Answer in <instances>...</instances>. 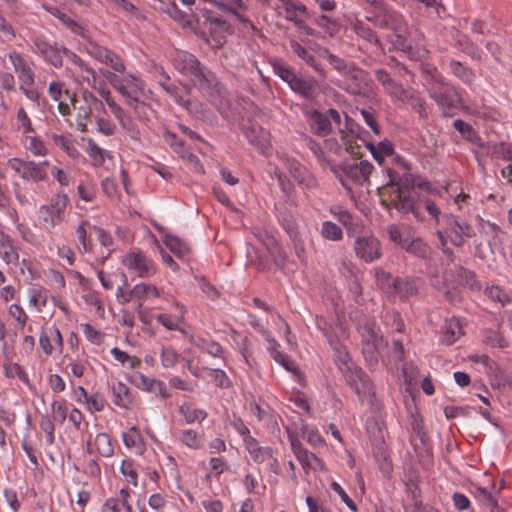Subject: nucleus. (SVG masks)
<instances>
[{"label":"nucleus","instance_id":"8","mask_svg":"<svg viewBox=\"0 0 512 512\" xmlns=\"http://www.w3.org/2000/svg\"><path fill=\"white\" fill-rule=\"evenodd\" d=\"M120 263L128 273L138 278H152L158 273V267L153 259L137 248L123 254Z\"/></svg>","mask_w":512,"mask_h":512},{"label":"nucleus","instance_id":"4","mask_svg":"<svg viewBox=\"0 0 512 512\" xmlns=\"http://www.w3.org/2000/svg\"><path fill=\"white\" fill-rule=\"evenodd\" d=\"M173 66L201 90H207L217 85L215 75L202 66L199 60L191 53L177 51L173 57Z\"/></svg>","mask_w":512,"mask_h":512},{"label":"nucleus","instance_id":"36","mask_svg":"<svg viewBox=\"0 0 512 512\" xmlns=\"http://www.w3.org/2000/svg\"><path fill=\"white\" fill-rule=\"evenodd\" d=\"M330 213L345 227L347 233H353L358 227L356 219L348 210L339 205L330 207Z\"/></svg>","mask_w":512,"mask_h":512},{"label":"nucleus","instance_id":"2","mask_svg":"<svg viewBox=\"0 0 512 512\" xmlns=\"http://www.w3.org/2000/svg\"><path fill=\"white\" fill-rule=\"evenodd\" d=\"M337 329L339 334H336L330 328H323L322 331L334 353V359L338 369L343 374L348 384H356L357 382L365 384L368 382L367 375L352 360L346 346L341 341L342 339H347L349 337L346 326L339 322L337 324Z\"/></svg>","mask_w":512,"mask_h":512},{"label":"nucleus","instance_id":"48","mask_svg":"<svg viewBox=\"0 0 512 512\" xmlns=\"http://www.w3.org/2000/svg\"><path fill=\"white\" fill-rule=\"evenodd\" d=\"M449 67L452 73L462 80L466 84H472L476 78L474 71L466 66H464L461 62L456 60H451L449 63Z\"/></svg>","mask_w":512,"mask_h":512},{"label":"nucleus","instance_id":"45","mask_svg":"<svg viewBox=\"0 0 512 512\" xmlns=\"http://www.w3.org/2000/svg\"><path fill=\"white\" fill-rule=\"evenodd\" d=\"M75 72L79 74L83 82H86L91 87H96V72L90 67L81 57L73 64Z\"/></svg>","mask_w":512,"mask_h":512},{"label":"nucleus","instance_id":"39","mask_svg":"<svg viewBox=\"0 0 512 512\" xmlns=\"http://www.w3.org/2000/svg\"><path fill=\"white\" fill-rule=\"evenodd\" d=\"M376 281L378 286L387 294L395 295L397 289H401L400 279H395L392 275L383 269H376Z\"/></svg>","mask_w":512,"mask_h":512},{"label":"nucleus","instance_id":"56","mask_svg":"<svg viewBox=\"0 0 512 512\" xmlns=\"http://www.w3.org/2000/svg\"><path fill=\"white\" fill-rule=\"evenodd\" d=\"M353 31L362 39L368 41L369 43L378 45L379 40L373 30L367 25L365 22L361 20H356L352 24Z\"/></svg>","mask_w":512,"mask_h":512},{"label":"nucleus","instance_id":"37","mask_svg":"<svg viewBox=\"0 0 512 512\" xmlns=\"http://www.w3.org/2000/svg\"><path fill=\"white\" fill-rule=\"evenodd\" d=\"M407 253L421 259H427L431 256V247L421 238H409L404 242V248Z\"/></svg>","mask_w":512,"mask_h":512},{"label":"nucleus","instance_id":"19","mask_svg":"<svg viewBox=\"0 0 512 512\" xmlns=\"http://www.w3.org/2000/svg\"><path fill=\"white\" fill-rule=\"evenodd\" d=\"M323 56L327 58L328 62L338 71L348 75L351 79L356 81V85L353 87H347V91L352 94H359L362 90V82L364 81L363 72L356 69L353 65L346 63L343 59L336 55L329 53L328 50L322 51Z\"/></svg>","mask_w":512,"mask_h":512},{"label":"nucleus","instance_id":"30","mask_svg":"<svg viewBox=\"0 0 512 512\" xmlns=\"http://www.w3.org/2000/svg\"><path fill=\"white\" fill-rule=\"evenodd\" d=\"M191 341L195 347L213 357L225 359V351L222 346L209 337L192 336Z\"/></svg>","mask_w":512,"mask_h":512},{"label":"nucleus","instance_id":"12","mask_svg":"<svg viewBox=\"0 0 512 512\" xmlns=\"http://www.w3.org/2000/svg\"><path fill=\"white\" fill-rule=\"evenodd\" d=\"M83 39L85 40L83 49L88 55L100 63L109 66L115 72H125L126 67L122 59L117 54L91 40L87 34L86 38Z\"/></svg>","mask_w":512,"mask_h":512},{"label":"nucleus","instance_id":"42","mask_svg":"<svg viewBox=\"0 0 512 512\" xmlns=\"http://www.w3.org/2000/svg\"><path fill=\"white\" fill-rule=\"evenodd\" d=\"M112 401L122 408H129L133 402V394L128 386H111Z\"/></svg>","mask_w":512,"mask_h":512},{"label":"nucleus","instance_id":"60","mask_svg":"<svg viewBox=\"0 0 512 512\" xmlns=\"http://www.w3.org/2000/svg\"><path fill=\"white\" fill-rule=\"evenodd\" d=\"M411 105L412 109L419 114L421 118L428 117V111L425 100L421 97L420 93L416 90H412L408 95L407 102Z\"/></svg>","mask_w":512,"mask_h":512},{"label":"nucleus","instance_id":"10","mask_svg":"<svg viewBox=\"0 0 512 512\" xmlns=\"http://www.w3.org/2000/svg\"><path fill=\"white\" fill-rule=\"evenodd\" d=\"M49 165L48 160L35 162L33 160H25L19 157H13L7 160L8 168L14 174L26 182L38 183L45 181L48 177L46 167Z\"/></svg>","mask_w":512,"mask_h":512},{"label":"nucleus","instance_id":"55","mask_svg":"<svg viewBox=\"0 0 512 512\" xmlns=\"http://www.w3.org/2000/svg\"><path fill=\"white\" fill-rule=\"evenodd\" d=\"M321 236L329 241H340L343 238L342 229L332 221H324L320 229Z\"/></svg>","mask_w":512,"mask_h":512},{"label":"nucleus","instance_id":"27","mask_svg":"<svg viewBox=\"0 0 512 512\" xmlns=\"http://www.w3.org/2000/svg\"><path fill=\"white\" fill-rule=\"evenodd\" d=\"M285 11V18L295 24L296 27L304 26L303 17L307 14V8L298 0H279Z\"/></svg>","mask_w":512,"mask_h":512},{"label":"nucleus","instance_id":"50","mask_svg":"<svg viewBox=\"0 0 512 512\" xmlns=\"http://www.w3.org/2000/svg\"><path fill=\"white\" fill-rule=\"evenodd\" d=\"M164 139L166 143L181 157H189L191 160L197 159V157L189 153L186 149L185 143L175 133L167 131L164 134Z\"/></svg>","mask_w":512,"mask_h":512},{"label":"nucleus","instance_id":"14","mask_svg":"<svg viewBox=\"0 0 512 512\" xmlns=\"http://www.w3.org/2000/svg\"><path fill=\"white\" fill-rule=\"evenodd\" d=\"M331 121L338 125L341 122L340 113L336 109L331 108L325 113L312 110L309 113L310 129L314 134L320 137H325L331 133Z\"/></svg>","mask_w":512,"mask_h":512},{"label":"nucleus","instance_id":"1","mask_svg":"<svg viewBox=\"0 0 512 512\" xmlns=\"http://www.w3.org/2000/svg\"><path fill=\"white\" fill-rule=\"evenodd\" d=\"M376 25L381 28H391L395 32V47L407 53L410 58L415 60L427 58L429 52L425 46L420 43L424 39V34L417 31L416 38L409 40L408 25L400 13L385 9L383 18L378 20Z\"/></svg>","mask_w":512,"mask_h":512},{"label":"nucleus","instance_id":"3","mask_svg":"<svg viewBox=\"0 0 512 512\" xmlns=\"http://www.w3.org/2000/svg\"><path fill=\"white\" fill-rule=\"evenodd\" d=\"M102 74L136 113H139L140 105H146L150 100L152 93L140 77L124 72L123 75H117L107 70L102 71Z\"/></svg>","mask_w":512,"mask_h":512},{"label":"nucleus","instance_id":"38","mask_svg":"<svg viewBox=\"0 0 512 512\" xmlns=\"http://www.w3.org/2000/svg\"><path fill=\"white\" fill-rule=\"evenodd\" d=\"M49 138L53 145L62 149L71 159L75 160L80 157L81 154L69 135L51 134Z\"/></svg>","mask_w":512,"mask_h":512},{"label":"nucleus","instance_id":"58","mask_svg":"<svg viewBox=\"0 0 512 512\" xmlns=\"http://www.w3.org/2000/svg\"><path fill=\"white\" fill-rule=\"evenodd\" d=\"M79 395L82 396L91 411H101L104 408L105 399L98 393L89 395L83 386H78Z\"/></svg>","mask_w":512,"mask_h":512},{"label":"nucleus","instance_id":"41","mask_svg":"<svg viewBox=\"0 0 512 512\" xmlns=\"http://www.w3.org/2000/svg\"><path fill=\"white\" fill-rule=\"evenodd\" d=\"M86 153L90 157L92 165L95 167L102 166L106 158L112 157L109 151L98 146L92 139H88L87 141Z\"/></svg>","mask_w":512,"mask_h":512},{"label":"nucleus","instance_id":"54","mask_svg":"<svg viewBox=\"0 0 512 512\" xmlns=\"http://www.w3.org/2000/svg\"><path fill=\"white\" fill-rule=\"evenodd\" d=\"M179 412L187 423L203 421L207 417V413L205 411L196 409L189 403H183L180 405Z\"/></svg>","mask_w":512,"mask_h":512},{"label":"nucleus","instance_id":"7","mask_svg":"<svg viewBox=\"0 0 512 512\" xmlns=\"http://www.w3.org/2000/svg\"><path fill=\"white\" fill-rule=\"evenodd\" d=\"M69 203L67 194L57 193L52 196L49 203L41 205L38 215L43 228L52 230L61 225L65 221Z\"/></svg>","mask_w":512,"mask_h":512},{"label":"nucleus","instance_id":"40","mask_svg":"<svg viewBox=\"0 0 512 512\" xmlns=\"http://www.w3.org/2000/svg\"><path fill=\"white\" fill-rule=\"evenodd\" d=\"M164 244L176 257L180 259H184L190 253L189 245L175 235H165Z\"/></svg>","mask_w":512,"mask_h":512},{"label":"nucleus","instance_id":"24","mask_svg":"<svg viewBox=\"0 0 512 512\" xmlns=\"http://www.w3.org/2000/svg\"><path fill=\"white\" fill-rule=\"evenodd\" d=\"M0 259L7 265L16 267L19 265L20 255L12 237L0 229Z\"/></svg>","mask_w":512,"mask_h":512},{"label":"nucleus","instance_id":"59","mask_svg":"<svg viewBox=\"0 0 512 512\" xmlns=\"http://www.w3.org/2000/svg\"><path fill=\"white\" fill-rule=\"evenodd\" d=\"M453 127L469 142L478 143L480 140L479 135L475 131V129L469 123L461 119H456L453 122Z\"/></svg>","mask_w":512,"mask_h":512},{"label":"nucleus","instance_id":"9","mask_svg":"<svg viewBox=\"0 0 512 512\" xmlns=\"http://www.w3.org/2000/svg\"><path fill=\"white\" fill-rule=\"evenodd\" d=\"M388 182L387 186L393 188L391 202L393 207L402 214L412 213L418 221H423V215L417 208L414 198L410 195L409 191L400 186V178L397 172L388 169Z\"/></svg>","mask_w":512,"mask_h":512},{"label":"nucleus","instance_id":"21","mask_svg":"<svg viewBox=\"0 0 512 512\" xmlns=\"http://www.w3.org/2000/svg\"><path fill=\"white\" fill-rule=\"evenodd\" d=\"M6 57L12 65L18 80L23 84L35 83V72L29 59L18 51H10Z\"/></svg>","mask_w":512,"mask_h":512},{"label":"nucleus","instance_id":"13","mask_svg":"<svg viewBox=\"0 0 512 512\" xmlns=\"http://www.w3.org/2000/svg\"><path fill=\"white\" fill-rule=\"evenodd\" d=\"M435 82L429 88L430 97L442 108H452L460 100L455 87L444 83L440 75L433 76Z\"/></svg>","mask_w":512,"mask_h":512},{"label":"nucleus","instance_id":"26","mask_svg":"<svg viewBox=\"0 0 512 512\" xmlns=\"http://www.w3.org/2000/svg\"><path fill=\"white\" fill-rule=\"evenodd\" d=\"M260 333L264 337V339L267 342V350L270 354V356L281 366H283L286 370L292 371L295 368L294 363L283 353H281L278 348L280 347L279 343L275 338L272 337L270 332L265 329L264 327H261Z\"/></svg>","mask_w":512,"mask_h":512},{"label":"nucleus","instance_id":"25","mask_svg":"<svg viewBox=\"0 0 512 512\" xmlns=\"http://www.w3.org/2000/svg\"><path fill=\"white\" fill-rule=\"evenodd\" d=\"M43 8L52 16L57 18L63 25H65L72 33L86 38V29L78 23L70 14L64 10L51 5L43 4Z\"/></svg>","mask_w":512,"mask_h":512},{"label":"nucleus","instance_id":"61","mask_svg":"<svg viewBox=\"0 0 512 512\" xmlns=\"http://www.w3.org/2000/svg\"><path fill=\"white\" fill-rule=\"evenodd\" d=\"M16 120H17V130L19 132H21L22 135H27L34 131V127L31 122V119L23 107H20L17 110Z\"/></svg>","mask_w":512,"mask_h":512},{"label":"nucleus","instance_id":"64","mask_svg":"<svg viewBox=\"0 0 512 512\" xmlns=\"http://www.w3.org/2000/svg\"><path fill=\"white\" fill-rule=\"evenodd\" d=\"M272 68L274 73L284 82H286L289 86L297 76L290 66L284 65L281 62H273Z\"/></svg>","mask_w":512,"mask_h":512},{"label":"nucleus","instance_id":"17","mask_svg":"<svg viewBox=\"0 0 512 512\" xmlns=\"http://www.w3.org/2000/svg\"><path fill=\"white\" fill-rule=\"evenodd\" d=\"M209 27V35L212 38L211 45L220 48L225 43L226 35L233 33L232 25L222 17L213 15L206 11L204 14Z\"/></svg>","mask_w":512,"mask_h":512},{"label":"nucleus","instance_id":"31","mask_svg":"<svg viewBox=\"0 0 512 512\" xmlns=\"http://www.w3.org/2000/svg\"><path fill=\"white\" fill-rule=\"evenodd\" d=\"M114 110L115 111L113 115L118 120L121 128L132 140L140 141L141 133L133 118L128 115L123 108L117 109L114 107Z\"/></svg>","mask_w":512,"mask_h":512},{"label":"nucleus","instance_id":"33","mask_svg":"<svg viewBox=\"0 0 512 512\" xmlns=\"http://www.w3.org/2000/svg\"><path fill=\"white\" fill-rule=\"evenodd\" d=\"M462 109L465 113L484 120L497 121L500 117L499 112L495 108L487 105L468 103L463 105Z\"/></svg>","mask_w":512,"mask_h":512},{"label":"nucleus","instance_id":"11","mask_svg":"<svg viewBox=\"0 0 512 512\" xmlns=\"http://www.w3.org/2000/svg\"><path fill=\"white\" fill-rule=\"evenodd\" d=\"M161 78L158 80L159 86L165 93L179 106L188 111H198V103L191 99V88L182 83L172 82L169 75L161 68Z\"/></svg>","mask_w":512,"mask_h":512},{"label":"nucleus","instance_id":"28","mask_svg":"<svg viewBox=\"0 0 512 512\" xmlns=\"http://www.w3.org/2000/svg\"><path fill=\"white\" fill-rule=\"evenodd\" d=\"M464 334L463 324L459 318L452 317L446 319L441 327L442 343L451 345L455 343Z\"/></svg>","mask_w":512,"mask_h":512},{"label":"nucleus","instance_id":"23","mask_svg":"<svg viewBox=\"0 0 512 512\" xmlns=\"http://www.w3.org/2000/svg\"><path fill=\"white\" fill-rule=\"evenodd\" d=\"M343 173L355 183L363 184L368 181L374 167L367 161L344 162L341 166Z\"/></svg>","mask_w":512,"mask_h":512},{"label":"nucleus","instance_id":"43","mask_svg":"<svg viewBox=\"0 0 512 512\" xmlns=\"http://www.w3.org/2000/svg\"><path fill=\"white\" fill-rule=\"evenodd\" d=\"M352 387L354 392L358 395L361 404H364V402L367 401L373 411H378L381 409L382 404L370 386Z\"/></svg>","mask_w":512,"mask_h":512},{"label":"nucleus","instance_id":"47","mask_svg":"<svg viewBox=\"0 0 512 512\" xmlns=\"http://www.w3.org/2000/svg\"><path fill=\"white\" fill-rule=\"evenodd\" d=\"M25 138V148L36 157H44L48 154V149L44 141L37 136L23 135Z\"/></svg>","mask_w":512,"mask_h":512},{"label":"nucleus","instance_id":"16","mask_svg":"<svg viewBox=\"0 0 512 512\" xmlns=\"http://www.w3.org/2000/svg\"><path fill=\"white\" fill-rule=\"evenodd\" d=\"M384 428L385 423L377 417H371L366 422L367 433L372 444L374 456L377 460L387 459Z\"/></svg>","mask_w":512,"mask_h":512},{"label":"nucleus","instance_id":"15","mask_svg":"<svg viewBox=\"0 0 512 512\" xmlns=\"http://www.w3.org/2000/svg\"><path fill=\"white\" fill-rule=\"evenodd\" d=\"M354 251L356 256L366 263L374 262L382 256L381 244L371 234L357 236L354 241Z\"/></svg>","mask_w":512,"mask_h":512},{"label":"nucleus","instance_id":"46","mask_svg":"<svg viewBox=\"0 0 512 512\" xmlns=\"http://www.w3.org/2000/svg\"><path fill=\"white\" fill-rule=\"evenodd\" d=\"M477 498L483 506L489 509V512H502L498 504V498L487 488H477Z\"/></svg>","mask_w":512,"mask_h":512},{"label":"nucleus","instance_id":"6","mask_svg":"<svg viewBox=\"0 0 512 512\" xmlns=\"http://www.w3.org/2000/svg\"><path fill=\"white\" fill-rule=\"evenodd\" d=\"M356 328L362 338L364 358L370 366H373L378 362V350L382 342L380 329L374 320L366 317H360L356 320Z\"/></svg>","mask_w":512,"mask_h":512},{"label":"nucleus","instance_id":"49","mask_svg":"<svg viewBox=\"0 0 512 512\" xmlns=\"http://www.w3.org/2000/svg\"><path fill=\"white\" fill-rule=\"evenodd\" d=\"M456 46L458 49L468 54L473 59L479 60L481 58L480 49L466 35H457Z\"/></svg>","mask_w":512,"mask_h":512},{"label":"nucleus","instance_id":"5","mask_svg":"<svg viewBox=\"0 0 512 512\" xmlns=\"http://www.w3.org/2000/svg\"><path fill=\"white\" fill-rule=\"evenodd\" d=\"M439 225L441 228L436 231V235L441 246L450 242L454 246L460 247L464 244V236L472 238L476 235L470 224L453 214L443 215Z\"/></svg>","mask_w":512,"mask_h":512},{"label":"nucleus","instance_id":"62","mask_svg":"<svg viewBox=\"0 0 512 512\" xmlns=\"http://www.w3.org/2000/svg\"><path fill=\"white\" fill-rule=\"evenodd\" d=\"M111 354L116 361L125 367L133 369L140 364V360L137 357L130 356L128 353L117 347L111 349Z\"/></svg>","mask_w":512,"mask_h":512},{"label":"nucleus","instance_id":"44","mask_svg":"<svg viewBox=\"0 0 512 512\" xmlns=\"http://www.w3.org/2000/svg\"><path fill=\"white\" fill-rule=\"evenodd\" d=\"M28 302L29 305L34 307L38 312L47 305L48 294L46 289L33 286L28 289Z\"/></svg>","mask_w":512,"mask_h":512},{"label":"nucleus","instance_id":"22","mask_svg":"<svg viewBox=\"0 0 512 512\" xmlns=\"http://www.w3.org/2000/svg\"><path fill=\"white\" fill-rule=\"evenodd\" d=\"M35 51L40 54L44 60L52 66L59 68L62 66V54L64 46L58 45L56 42L50 43L43 38L34 39Z\"/></svg>","mask_w":512,"mask_h":512},{"label":"nucleus","instance_id":"57","mask_svg":"<svg viewBox=\"0 0 512 512\" xmlns=\"http://www.w3.org/2000/svg\"><path fill=\"white\" fill-rule=\"evenodd\" d=\"M234 341L245 362L249 366H252L253 349L250 339L247 336L237 334L234 337Z\"/></svg>","mask_w":512,"mask_h":512},{"label":"nucleus","instance_id":"34","mask_svg":"<svg viewBox=\"0 0 512 512\" xmlns=\"http://www.w3.org/2000/svg\"><path fill=\"white\" fill-rule=\"evenodd\" d=\"M243 133L247 140L258 146L261 149H265L268 145V133L259 125L251 124L243 128Z\"/></svg>","mask_w":512,"mask_h":512},{"label":"nucleus","instance_id":"51","mask_svg":"<svg viewBox=\"0 0 512 512\" xmlns=\"http://www.w3.org/2000/svg\"><path fill=\"white\" fill-rule=\"evenodd\" d=\"M48 93H49V96L56 102L65 100L66 98H70L74 108L77 109L76 100L74 97H71L68 90L65 89L64 83H62L60 81L50 82L49 88H48Z\"/></svg>","mask_w":512,"mask_h":512},{"label":"nucleus","instance_id":"32","mask_svg":"<svg viewBox=\"0 0 512 512\" xmlns=\"http://www.w3.org/2000/svg\"><path fill=\"white\" fill-rule=\"evenodd\" d=\"M290 47L292 52L297 55L300 59H302L307 65L314 69L317 73L324 76V70L319 62L316 60L314 55L312 54V48L308 49L302 46L295 40L290 41Z\"/></svg>","mask_w":512,"mask_h":512},{"label":"nucleus","instance_id":"29","mask_svg":"<svg viewBox=\"0 0 512 512\" xmlns=\"http://www.w3.org/2000/svg\"><path fill=\"white\" fill-rule=\"evenodd\" d=\"M292 91L305 99H314L318 93V82L312 77L302 78L296 76L289 86Z\"/></svg>","mask_w":512,"mask_h":512},{"label":"nucleus","instance_id":"53","mask_svg":"<svg viewBox=\"0 0 512 512\" xmlns=\"http://www.w3.org/2000/svg\"><path fill=\"white\" fill-rule=\"evenodd\" d=\"M159 9L183 25L190 24L189 15L181 11L173 2H162V5L159 6Z\"/></svg>","mask_w":512,"mask_h":512},{"label":"nucleus","instance_id":"52","mask_svg":"<svg viewBox=\"0 0 512 512\" xmlns=\"http://www.w3.org/2000/svg\"><path fill=\"white\" fill-rule=\"evenodd\" d=\"M469 359L476 364L478 371L484 372L487 375H492L497 370V365L487 355L473 354Z\"/></svg>","mask_w":512,"mask_h":512},{"label":"nucleus","instance_id":"35","mask_svg":"<svg viewBox=\"0 0 512 512\" xmlns=\"http://www.w3.org/2000/svg\"><path fill=\"white\" fill-rule=\"evenodd\" d=\"M132 292L135 294V299L141 302L157 299L161 296V290L156 285L149 282L135 284L132 288Z\"/></svg>","mask_w":512,"mask_h":512},{"label":"nucleus","instance_id":"20","mask_svg":"<svg viewBox=\"0 0 512 512\" xmlns=\"http://www.w3.org/2000/svg\"><path fill=\"white\" fill-rule=\"evenodd\" d=\"M39 345L46 356H52L55 353L61 354L63 337L60 329L56 325L42 328L39 335Z\"/></svg>","mask_w":512,"mask_h":512},{"label":"nucleus","instance_id":"18","mask_svg":"<svg viewBox=\"0 0 512 512\" xmlns=\"http://www.w3.org/2000/svg\"><path fill=\"white\" fill-rule=\"evenodd\" d=\"M376 80L382 84L385 92L391 97L394 102L406 103L408 95L413 90L412 88H405L402 84L395 81L387 71L377 69L374 72Z\"/></svg>","mask_w":512,"mask_h":512},{"label":"nucleus","instance_id":"63","mask_svg":"<svg viewBox=\"0 0 512 512\" xmlns=\"http://www.w3.org/2000/svg\"><path fill=\"white\" fill-rule=\"evenodd\" d=\"M95 445L98 452L104 457H109L114 452L110 436L107 433L97 434L95 439Z\"/></svg>","mask_w":512,"mask_h":512}]
</instances>
